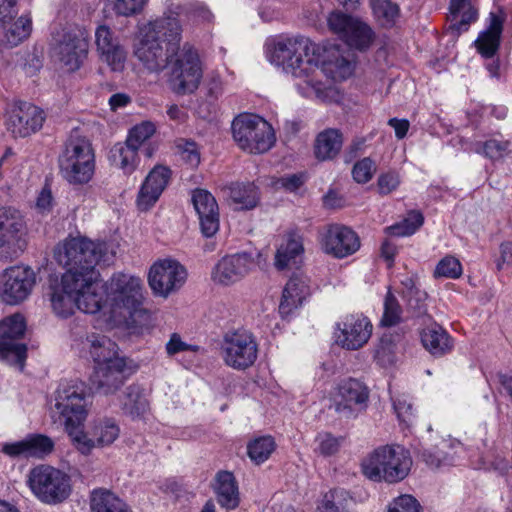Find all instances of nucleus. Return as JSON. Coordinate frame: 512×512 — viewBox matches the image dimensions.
Wrapping results in <instances>:
<instances>
[{
    "label": "nucleus",
    "instance_id": "39",
    "mask_svg": "<svg viewBox=\"0 0 512 512\" xmlns=\"http://www.w3.org/2000/svg\"><path fill=\"white\" fill-rule=\"evenodd\" d=\"M374 37L372 29L366 23L357 20L352 29L348 30L343 40L349 47L363 51L371 46Z\"/></svg>",
    "mask_w": 512,
    "mask_h": 512
},
{
    "label": "nucleus",
    "instance_id": "10",
    "mask_svg": "<svg viewBox=\"0 0 512 512\" xmlns=\"http://www.w3.org/2000/svg\"><path fill=\"white\" fill-rule=\"evenodd\" d=\"M26 484L40 502L49 505L62 503L70 496L72 490L68 474L45 464L29 470Z\"/></svg>",
    "mask_w": 512,
    "mask_h": 512
},
{
    "label": "nucleus",
    "instance_id": "23",
    "mask_svg": "<svg viewBox=\"0 0 512 512\" xmlns=\"http://www.w3.org/2000/svg\"><path fill=\"white\" fill-rule=\"evenodd\" d=\"M321 248L335 258H345L354 254L360 247L357 234L342 225H330L321 237Z\"/></svg>",
    "mask_w": 512,
    "mask_h": 512
},
{
    "label": "nucleus",
    "instance_id": "3",
    "mask_svg": "<svg viewBox=\"0 0 512 512\" xmlns=\"http://www.w3.org/2000/svg\"><path fill=\"white\" fill-rule=\"evenodd\" d=\"M180 15L177 7V11H169L140 28L133 41V55L148 71L166 68L178 48L182 35Z\"/></svg>",
    "mask_w": 512,
    "mask_h": 512
},
{
    "label": "nucleus",
    "instance_id": "59",
    "mask_svg": "<svg viewBox=\"0 0 512 512\" xmlns=\"http://www.w3.org/2000/svg\"><path fill=\"white\" fill-rule=\"evenodd\" d=\"M318 449L322 455L330 456L335 454L340 446L339 440L330 434L320 435L318 437Z\"/></svg>",
    "mask_w": 512,
    "mask_h": 512
},
{
    "label": "nucleus",
    "instance_id": "43",
    "mask_svg": "<svg viewBox=\"0 0 512 512\" xmlns=\"http://www.w3.org/2000/svg\"><path fill=\"white\" fill-rule=\"evenodd\" d=\"M28 458H43L53 451L54 443L51 438L34 434L25 438Z\"/></svg>",
    "mask_w": 512,
    "mask_h": 512
},
{
    "label": "nucleus",
    "instance_id": "37",
    "mask_svg": "<svg viewBox=\"0 0 512 512\" xmlns=\"http://www.w3.org/2000/svg\"><path fill=\"white\" fill-rule=\"evenodd\" d=\"M227 196L241 209L254 208L259 200L258 189L253 183H234L225 188Z\"/></svg>",
    "mask_w": 512,
    "mask_h": 512
},
{
    "label": "nucleus",
    "instance_id": "53",
    "mask_svg": "<svg viewBox=\"0 0 512 512\" xmlns=\"http://www.w3.org/2000/svg\"><path fill=\"white\" fill-rule=\"evenodd\" d=\"M376 170L374 162L370 158L358 161L352 170L353 178L358 183L368 182Z\"/></svg>",
    "mask_w": 512,
    "mask_h": 512
},
{
    "label": "nucleus",
    "instance_id": "11",
    "mask_svg": "<svg viewBox=\"0 0 512 512\" xmlns=\"http://www.w3.org/2000/svg\"><path fill=\"white\" fill-rule=\"evenodd\" d=\"M233 139L238 147L250 154H262L275 144L273 127L255 114H240L232 122Z\"/></svg>",
    "mask_w": 512,
    "mask_h": 512
},
{
    "label": "nucleus",
    "instance_id": "14",
    "mask_svg": "<svg viewBox=\"0 0 512 512\" xmlns=\"http://www.w3.org/2000/svg\"><path fill=\"white\" fill-rule=\"evenodd\" d=\"M26 233L22 213L12 207H0V259L17 257L25 248Z\"/></svg>",
    "mask_w": 512,
    "mask_h": 512
},
{
    "label": "nucleus",
    "instance_id": "47",
    "mask_svg": "<svg viewBox=\"0 0 512 512\" xmlns=\"http://www.w3.org/2000/svg\"><path fill=\"white\" fill-rule=\"evenodd\" d=\"M462 274V265L460 261L453 256H445L435 267V278H459Z\"/></svg>",
    "mask_w": 512,
    "mask_h": 512
},
{
    "label": "nucleus",
    "instance_id": "18",
    "mask_svg": "<svg viewBox=\"0 0 512 512\" xmlns=\"http://www.w3.org/2000/svg\"><path fill=\"white\" fill-rule=\"evenodd\" d=\"M36 284V274L28 266H12L0 275V299L8 305L25 301Z\"/></svg>",
    "mask_w": 512,
    "mask_h": 512
},
{
    "label": "nucleus",
    "instance_id": "35",
    "mask_svg": "<svg viewBox=\"0 0 512 512\" xmlns=\"http://www.w3.org/2000/svg\"><path fill=\"white\" fill-rule=\"evenodd\" d=\"M92 512H133L116 494L107 489H95L91 493Z\"/></svg>",
    "mask_w": 512,
    "mask_h": 512
},
{
    "label": "nucleus",
    "instance_id": "21",
    "mask_svg": "<svg viewBox=\"0 0 512 512\" xmlns=\"http://www.w3.org/2000/svg\"><path fill=\"white\" fill-rule=\"evenodd\" d=\"M45 121L44 111L28 102L15 104L8 112L7 129L15 137H27L40 130Z\"/></svg>",
    "mask_w": 512,
    "mask_h": 512
},
{
    "label": "nucleus",
    "instance_id": "40",
    "mask_svg": "<svg viewBox=\"0 0 512 512\" xmlns=\"http://www.w3.org/2000/svg\"><path fill=\"white\" fill-rule=\"evenodd\" d=\"M374 16L382 26L391 27L399 17L400 9L392 0H370Z\"/></svg>",
    "mask_w": 512,
    "mask_h": 512
},
{
    "label": "nucleus",
    "instance_id": "4",
    "mask_svg": "<svg viewBox=\"0 0 512 512\" xmlns=\"http://www.w3.org/2000/svg\"><path fill=\"white\" fill-rule=\"evenodd\" d=\"M320 48L303 36L283 37L276 40L269 54L271 63L303 82L317 68V52Z\"/></svg>",
    "mask_w": 512,
    "mask_h": 512
},
{
    "label": "nucleus",
    "instance_id": "34",
    "mask_svg": "<svg viewBox=\"0 0 512 512\" xmlns=\"http://www.w3.org/2000/svg\"><path fill=\"white\" fill-rule=\"evenodd\" d=\"M216 495L218 503L226 509H235L239 505V491L232 473L224 471L217 474Z\"/></svg>",
    "mask_w": 512,
    "mask_h": 512
},
{
    "label": "nucleus",
    "instance_id": "52",
    "mask_svg": "<svg viewBox=\"0 0 512 512\" xmlns=\"http://www.w3.org/2000/svg\"><path fill=\"white\" fill-rule=\"evenodd\" d=\"M392 401L394 411L399 421L406 424H411L414 418V413L409 396L406 394H399L395 397H392Z\"/></svg>",
    "mask_w": 512,
    "mask_h": 512
},
{
    "label": "nucleus",
    "instance_id": "54",
    "mask_svg": "<svg viewBox=\"0 0 512 512\" xmlns=\"http://www.w3.org/2000/svg\"><path fill=\"white\" fill-rule=\"evenodd\" d=\"M198 349V346L186 343L178 333L171 334L165 345V351L168 356H174L186 351L197 352Z\"/></svg>",
    "mask_w": 512,
    "mask_h": 512
},
{
    "label": "nucleus",
    "instance_id": "31",
    "mask_svg": "<svg viewBox=\"0 0 512 512\" xmlns=\"http://www.w3.org/2000/svg\"><path fill=\"white\" fill-rule=\"evenodd\" d=\"M477 9L471 0H451L449 5V29L457 34L467 31L470 24L476 21Z\"/></svg>",
    "mask_w": 512,
    "mask_h": 512
},
{
    "label": "nucleus",
    "instance_id": "13",
    "mask_svg": "<svg viewBox=\"0 0 512 512\" xmlns=\"http://www.w3.org/2000/svg\"><path fill=\"white\" fill-rule=\"evenodd\" d=\"M220 350L225 365L237 371H244L252 367L259 352L255 336L245 329L226 332Z\"/></svg>",
    "mask_w": 512,
    "mask_h": 512
},
{
    "label": "nucleus",
    "instance_id": "62",
    "mask_svg": "<svg viewBox=\"0 0 512 512\" xmlns=\"http://www.w3.org/2000/svg\"><path fill=\"white\" fill-rule=\"evenodd\" d=\"M304 183V177L301 174H292L281 177L276 182V185L284 188L289 192H294L299 189Z\"/></svg>",
    "mask_w": 512,
    "mask_h": 512
},
{
    "label": "nucleus",
    "instance_id": "29",
    "mask_svg": "<svg viewBox=\"0 0 512 512\" xmlns=\"http://www.w3.org/2000/svg\"><path fill=\"white\" fill-rule=\"evenodd\" d=\"M304 252L303 237L294 231L284 235L275 254V266L279 270L295 264Z\"/></svg>",
    "mask_w": 512,
    "mask_h": 512
},
{
    "label": "nucleus",
    "instance_id": "38",
    "mask_svg": "<svg viewBox=\"0 0 512 512\" xmlns=\"http://www.w3.org/2000/svg\"><path fill=\"white\" fill-rule=\"evenodd\" d=\"M122 408L133 419L142 418L149 411V403L140 388L131 385L123 393Z\"/></svg>",
    "mask_w": 512,
    "mask_h": 512
},
{
    "label": "nucleus",
    "instance_id": "58",
    "mask_svg": "<svg viewBox=\"0 0 512 512\" xmlns=\"http://www.w3.org/2000/svg\"><path fill=\"white\" fill-rule=\"evenodd\" d=\"M1 451L11 458H28L25 439L16 442L5 443L2 445Z\"/></svg>",
    "mask_w": 512,
    "mask_h": 512
},
{
    "label": "nucleus",
    "instance_id": "6",
    "mask_svg": "<svg viewBox=\"0 0 512 512\" xmlns=\"http://www.w3.org/2000/svg\"><path fill=\"white\" fill-rule=\"evenodd\" d=\"M84 347L96 364L98 387L105 394L117 390L123 383L122 372L126 366L125 360L118 356L117 345L106 336L93 334L86 338Z\"/></svg>",
    "mask_w": 512,
    "mask_h": 512
},
{
    "label": "nucleus",
    "instance_id": "2",
    "mask_svg": "<svg viewBox=\"0 0 512 512\" xmlns=\"http://www.w3.org/2000/svg\"><path fill=\"white\" fill-rule=\"evenodd\" d=\"M97 283L100 291L97 297L85 301L96 302L90 308H83L80 299L73 303V313L76 309L87 313L96 314L102 312L116 323L124 324L129 328H142L150 321V314L143 306L144 286L140 277L127 274L115 273L105 283L100 275L97 276Z\"/></svg>",
    "mask_w": 512,
    "mask_h": 512
},
{
    "label": "nucleus",
    "instance_id": "26",
    "mask_svg": "<svg viewBox=\"0 0 512 512\" xmlns=\"http://www.w3.org/2000/svg\"><path fill=\"white\" fill-rule=\"evenodd\" d=\"M191 202L198 215L200 229L205 237L214 236L220 226L219 207L215 197L205 189L191 192Z\"/></svg>",
    "mask_w": 512,
    "mask_h": 512
},
{
    "label": "nucleus",
    "instance_id": "64",
    "mask_svg": "<svg viewBox=\"0 0 512 512\" xmlns=\"http://www.w3.org/2000/svg\"><path fill=\"white\" fill-rule=\"evenodd\" d=\"M207 95L210 98L216 99L223 92V85L218 74L212 73L206 83Z\"/></svg>",
    "mask_w": 512,
    "mask_h": 512
},
{
    "label": "nucleus",
    "instance_id": "22",
    "mask_svg": "<svg viewBox=\"0 0 512 512\" xmlns=\"http://www.w3.org/2000/svg\"><path fill=\"white\" fill-rule=\"evenodd\" d=\"M255 267L254 257L247 253H236L223 257L212 271V280L229 286L244 278Z\"/></svg>",
    "mask_w": 512,
    "mask_h": 512
},
{
    "label": "nucleus",
    "instance_id": "20",
    "mask_svg": "<svg viewBox=\"0 0 512 512\" xmlns=\"http://www.w3.org/2000/svg\"><path fill=\"white\" fill-rule=\"evenodd\" d=\"M95 46L99 61L106 64L112 72H123L128 53L119 37L107 25H99L95 30Z\"/></svg>",
    "mask_w": 512,
    "mask_h": 512
},
{
    "label": "nucleus",
    "instance_id": "15",
    "mask_svg": "<svg viewBox=\"0 0 512 512\" xmlns=\"http://www.w3.org/2000/svg\"><path fill=\"white\" fill-rule=\"evenodd\" d=\"M368 399L367 387L358 380L348 379L335 387L331 394L330 408L341 419H355L366 410Z\"/></svg>",
    "mask_w": 512,
    "mask_h": 512
},
{
    "label": "nucleus",
    "instance_id": "9",
    "mask_svg": "<svg viewBox=\"0 0 512 512\" xmlns=\"http://www.w3.org/2000/svg\"><path fill=\"white\" fill-rule=\"evenodd\" d=\"M59 168L70 184H87L95 172V154L90 141L77 133L70 135L59 157Z\"/></svg>",
    "mask_w": 512,
    "mask_h": 512
},
{
    "label": "nucleus",
    "instance_id": "42",
    "mask_svg": "<svg viewBox=\"0 0 512 512\" xmlns=\"http://www.w3.org/2000/svg\"><path fill=\"white\" fill-rule=\"evenodd\" d=\"M275 447L276 445L272 437H259L249 443L248 455L253 462L261 464L270 457Z\"/></svg>",
    "mask_w": 512,
    "mask_h": 512
},
{
    "label": "nucleus",
    "instance_id": "19",
    "mask_svg": "<svg viewBox=\"0 0 512 512\" xmlns=\"http://www.w3.org/2000/svg\"><path fill=\"white\" fill-rule=\"evenodd\" d=\"M25 321L22 315L15 314L0 322V359L22 369L26 359V345L19 342L24 335Z\"/></svg>",
    "mask_w": 512,
    "mask_h": 512
},
{
    "label": "nucleus",
    "instance_id": "25",
    "mask_svg": "<svg viewBox=\"0 0 512 512\" xmlns=\"http://www.w3.org/2000/svg\"><path fill=\"white\" fill-rule=\"evenodd\" d=\"M87 53L88 41L81 31L66 33L53 48V56L71 72L80 68Z\"/></svg>",
    "mask_w": 512,
    "mask_h": 512
},
{
    "label": "nucleus",
    "instance_id": "36",
    "mask_svg": "<svg viewBox=\"0 0 512 512\" xmlns=\"http://www.w3.org/2000/svg\"><path fill=\"white\" fill-rule=\"evenodd\" d=\"M138 150L137 147L129 144L127 141L117 143L110 150V159L125 174H131L136 170L140 162Z\"/></svg>",
    "mask_w": 512,
    "mask_h": 512
},
{
    "label": "nucleus",
    "instance_id": "30",
    "mask_svg": "<svg viewBox=\"0 0 512 512\" xmlns=\"http://www.w3.org/2000/svg\"><path fill=\"white\" fill-rule=\"evenodd\" d=\"M32 31V20L27 14L0 26V45L12 48L26 40Z\"/></svg>",
    "mask_w": 512,
    "mask_h": 512
},
{
    "label": "nucleus",
    "instance_id": "49",
    "mask_svg": "<svg viewBox=\"0 0 512 512\" xmlns=\"http://www.w3.org/2000/svg\"><path fill=\"white\" fill-rule=\"evenodd\" d=\"M387 512H423L419 501L409 494L393 498L386 507Z\"/></svg>",
    "mask_w": 512,
    "mask_h": 512
},
{
    "label": "nucleus",
    "instance_id": "8",
    "mask_svg": "<svg viewBox=\"0 0 512 512\" xmlns=\"http://www.w3.org/2000/svg\"><path fill=\"white\" fill-rule=\"evenodd\" d=\"M89 394L84 382L70 380L60 383L56 390L53 417L59 416L68 435L83 426L89 412Z\"/></svg>",
    "mask_w": 512,
    "mask_h": 512
},
{
    "label": "nucleus",
    "instance_id": "60",
    "mask_svg": "<svg viewBox=\"0 0 512 512\" xmlns=\"http://www.w3.org/2000/svg\"><path fill=\"white\" fill-rule=\"evenodd\" d=\"M54 200L49 187L45 186L39 193L36 200V209L41 214H48L52 211Z\"/></svg>",
    "mask_w": 512,
    "mask_h": 512
},
{
    "label": "nucleus",
    "instance_id": "33",
    "mask_svg": "<svg viewBox=\"0 0 512 512\" xmlns=\"http://www.w3.org/2000/svg\"><path fill=\"white\" fill-rule=\"evenodd\" d=\"M342 145L343 135L338 129H325L316 137L315 156L321 161L331 160L339 154Z\"/></svg>",
    "mask_w": 512,
    "mask_h": 512
},
{
    "label": "nucleus",
    "instance_id": "55",
    "mask_svg": "<svg viewBox=\"0 0 512 512\" xmlns=\"http://www.w3.org/2000/svg\"><path fill=\"white\" fill-rule=\"evenodd\" d=\"M147 0H115L114 10L121 16H132L139 13Z\"/></svg>",
    "mask_w": 512,
    "mask_h": 512
},
{
    "label": "nucleus",
    "instance_id": "7",
    "mask_svg": "<svg viewBox=\"0 0 512 512\" xmlns=\"http://www.w3.org/2000/svg\"><path fill=\"white\" fill-rule=\"evenodd\" d=\"M317 68L313 70L309 79L296 84L298 91L307 98L324 99L326 97V85L321 81L323 75H327L335 81L347 79L353 74L354 61L345 56L337 47L324 50V56L320 58V50L317 52Z\"/></svg>",
    "mask_w": 512,
    "mask_h": 512
},
{
    "label": "nucleus",
    "instance_id": "57",
    "mask_svg": "<svg viewBox=\"0 0 512 512\" xmlns=\"http://www.w3.org/2000/svg\"><path fill=\"white\" fill-rule=\"evenodd\" d=\"M17 14L16 0H0V26L12 21Z\"/></svg>",
    "mask_w": 512,
    "mask_h": 512
},
{
    "label": "nucleus",
    "instance_id": "17",
    "mask_svg": "<svg viewBox=\"0 0 512 512\" xmlns=\"http://www.w3.org/2000/svg\"><path fill=\"white\" fill-rule=\"evenodd\" d=\"M187 271L172 258L155 261L148 272V284L156 296L167 298L177 292L186 282Z\"/></svg>",
    "mask_w": 512,
    "mask_h": 512
},
{
    "label": "nucleus",
    "instance_id": "28",
    "mask_svg": "<svg viewBox=\"0 0 512 512\" xmlns=\"http://www.w3.org/2000/svg\"><path fill=\"white\" fill-rule=\"evenodd\" d=\"M310 296V287L305 278L291 277L286 283L281 301L279 304V312L283 317L291 315L299 309Z\"/></svg>",
    "mask_w": 512,
    "mask_h": 512
},
{
    "label": "nucleus",
    "instance_id": "45",
    "mask_svg": "<svg viewBox=\"0 0 512 512\" xmlns=\"http://www.w3.org/2000/svg\"><path fill=\"white\" fill-rule=\"evenodd\" d=\"M402 308L395 295L388 291L384 298V311L381 318L383 326L391 327L398 324L401 320Z\"/></svg>",
    "mask_w": 512,
    "mask_h": 512
},
{
    "label": "nucleus",
    "instance_id": "16",
    "mask_svg": "<svg viewBox=\"0 0 512 512\" xmlns=\"http://www.w3.org/2000/svg\"><path fill=\"white\" fill-rule=\"evenodd\" d=\"M120 435L118 424L110 418L91 422L89 431L84 425L70 432V439L75 448L83 455H89L94 448H104L113 444Z\"/></svg>",
    "mask_w": 512,
    "mask_h": 512
},
{
    "label": "nucleus",
    "instance_id": "24",
    "mask_svg": "<svg viewBox=\"0 0 512 512\" xmlns=\"http://www.w3.org/2000/svg\"><path fill=\"white\" fill-rule=\"evenodd\" d=\"M336 341L343 348L357 350L366 344L372 334V324L363 315H349L337 324Z\"/></svg>",
    "mask_w": 512,
    "mask_h": 512
},
{
    "label": "nucleus",
    "instance_id": "27",
    "mask_svg": "<svg viewBox=\"0 0 512 512\" xmlns=\"http://www.w3.org/2000/svg\"><path fill=\"white\" fill-rule=\"evenodd\" d=\"M170 170L155 166L146 176L138 192L136 204L140 211H148L158 201L170 179Z\"/></svg>",
    "mask_w": 512,
    "mask_h": 512
},
{
    "label": "nucleus",
    "instance_id": "44",
    "mask_svg": "<svg viewBox=\"0 0 512 512\" xmlns=\"http://www.w3.org/2000/svg\"><path fill=\"white\" fill-rule=\"evenodd\" d=\"M423 215L418 211H411L400 223L386 228L392 236H410L423 224Z\"/></svg>",
    "mask_w": 512,
    "mask_h": 512
},
{
    "label": "nucleus",
    "instance_id": "56",
    "mask_svg": "<svg viewBox=\"0 0 512 512\" xmlns=\"http://www.w3.org/2000/svg\"><path fill=\"white\" fill-rule=\"evenodd\" d=\"M377 184L379 193L382 195H388L398 188L400 185V178L397 173L388 172L379 176Z\"/></svg>",
    "mask_w": 512,
    "mask_h": 512
},
{
    "label": "nucleus",
    "instance_id": "5",
    "mask_svg": "<svg viewBox=\"0 0 512 512\" xmlns=\"http://www.w3.org/2000/svg\"><path fill=\"white\" fill-rule=\"evenodd\" d=\"M412 459L400 445H384L368 454L361 463L363 474L376 482L397 483L409 474Z\"/></svg>",
    "mask_w": 512,
    "mask_h": 512
},
{
    "label": "nucleus",
    "instance_id": "41",
    "mask_svg": "<svg viewBox=\"0 0 512 512\" xmlns=\"http://www.w3.org/2000/svg\"><path fill=\"white\" fill-rule=\"evenodd\" d=\"M349 501L348 493L343 489H333L325 493L318 509L320 512H345Z\"/></svg>",
    "mask_w": 512,
    "mask_h": 512
},
{
    "label": "nucleus",
    "instance_id": "63",
    "mask_svg": "<svg viewBox=\"0 0 512 512\" xmlns=\"http://www.w3.org/2000/svg\"><path fill=\"white\" fill-rule=\"evenodd\" d=\"M406 298L407 304L411 309L417 311L419 314L425 312L424 302L427 298V293L425 291L420 290L419 288L415 289V291L406 296Z\"/></svg>",
    "mask_w": 512,
    "mask_h": 512
},
{
    "label": "nucleus",
    "instance_id": "46",
    "mask_svg": "<svg viewBox=\"0 0 512 512\" xmlns=\"http://www.w3.org/2000/svg\"><path fill=\"white\" fill-rule=\"evenodd\" d=\"M155 132L156 125L152 121H142L130 129L126 141L139 149Z\"/></svg>",
    "mask_w": 512,
    "mask_h": 512
},
{
    "label": "nucleus",
    "instance_id": "50",
    "mask_svg": "<svg viewBox=\"0 0 512 512\" xmlns=\"http://www.w3.org/2000/svg\"><path fill=\"white\" fill-rule=\"evenodd\" d=\"M357 20L358 19H354L342 12H332L327 22L329 28L343 39Z\"/></svg>",
    "mask_w": 512,
    "mask_h": 512
},
{
    "label": "nucleus",
    "instance_id": "32",
    "mask_svg": "<svg viewBox=\"0 0 512 512\" xmlns=\"http://www.w3.org/2000/svg\"><path fill=\"white\" fill-rule=\"evenodd\" d=\"M421 342L425 349L434 356H443L453 347L451 337L436 323L428 325L421 331Z\"/></svg>",
    "mask_w": 512,
    "mask_h": 512
},
{
    "label": "nucleus",
    "instance_id": "61",
    "mask_svg": "<svg viewBox=\"0 0 512 512\" xmlns=\"http://www.w3.org/2000/svg\"><path fill=\"white\" fill-rule=\"evenodd\" d=\"M181 149V157L190 166L196 167L200 163V154L197 150L196 144L193 142H186Z\"/></svg>",
    "mask_w": 512,
    "mask_h": 512
},
{
    "label": "nucleus",
    "instance_id": "1",
    "mask_svg": "<svg viewBox=\"0 0 512 512\" xmlns=\"http://www.w3.org/2000/svg\"><path fill=\"white\" fill-rule=\"evenodd\" d=\"M105 243H95L89 239L78 236L68 237L59 243L54 256L56 261L69 267L60 277H56L49 284V300L53 312L61 318L73 315V303L80 299L83 308H90L96 302L85 301L97 297L100 286L97 283L99 272L95 266L108 263Z\"/></svg>",
    "mask_w": 512,
    "mask_h": 512
},
{
    "label": "nucleus",
    "instance_id": "48",
    "mask_svg": "<svg viewBox=\"0 0 512 512\" xmlns=\"http://www.w3.org/2000/svg\"><path fill=\"white\" fill-rule=\"evenodd\" d=\"M508 149V141L490 139L483 143H478L475 151L479 154H483L489 159L497 160L503 158L508 153Z\"/></svg>",
    "mask_w": 512,
    "mask_h": 512
},
{
    "label": "nucleus",
    "instance_id": "12",
    "mask_svg": "<svg viewBox=\"0 0 512 512\" xmlns=\"http://www.w3.org/2000/svg\"><path fill=\"white\" fill-rule=\"evenodd\" d=\"M172 90L180 95L194 93L202 80L203 69L198 52L188 43L177 48L169 63Z\"/></svg>",
    "mask_w": 512,
    "mask_h": 512
},
{
    "label": "nucleus",
    "instance_id": "51",
    "mask_svg": "<svg viewBox=\"0 0 512 512\" xmlns=\"http://www.w3.org/2000/svg\"><path fill=\"white\" fill-rule=\"evenodd\" d=\"M499 44L500 36L487 31L482 32L475 41L477 50L485 58H491L498 50Z\"/></svg>",
    "mask_w": 512,
    "mask_h": 512
}]
</instances>
